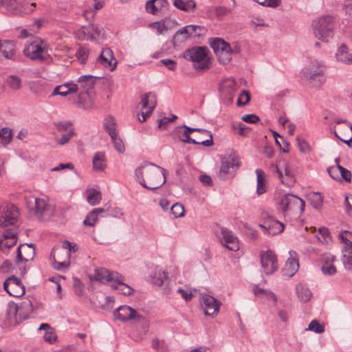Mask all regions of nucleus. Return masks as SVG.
Instances as JSON below:
<instances>
[{
	"label": "nucleus",
	"instance_id": "ddd939ff",
	"mask_svg": "<svg viewBox=\"0 0 352 352\" xmlns=\"http://www.w3.org/2000/svg\"><path fill=\"white\" fill-rule=\"evenodd\" d=\"M18 239V232L16 230L6 229L0 236V250L8 254L9 250L14 246Z\"/></svg>",
	"mask_w": 352,
	"mask_h": 352
},
{
	"label": "nucleus",
	"instance_id": "f03ea898",
	"mask_svg": "<svg viewBox=\"0 0 352 352\" xmlns=\"http://www.w3.org/2000/svg\"><path fill=\"white\" fill-rule=\"evenodd\" d=\"M32 303L30 300L25 301L18 305L11 302L8 305L4 324L6 327H15L28 317L32 311Z\"/></svg>",
	"mask_w": 352,
	"mask_h": 352
},
{
	"label": "nucleus",
	"instance_id": "7c9ffc66",
	"mask_svg": "<svg viewBox=\"0 0 352 352\" xmlns=\"http://www.w3.org/2000/svg\"><path fill=\"white\" fill-rule=\"evenodd\" d=\"M96 80V77L92 75H85L78 78V82L79 87L82 89V91L87 93L94 88Z\"/></svg>",
	"mask_w": 352,
	"mask_h": 352
},
{
	"label": "nucleus",
	"instance_id": "bf43d9fd",
	"mask_svg": "<svg viewBox=\"0 0 352 352\" xmlns=\"http://www.w3.org/2000/svg\"><path fill=\"white\" fill-rule=\"evenodd\" d=\"M342 166L340 164H337L336 166H332L327 168V171L331 178L334 180L340 181V173L341 171Z\"/></svg>",
	"mask_w": 352,
	"mask_h": 352
},
{
	"label": "nucleus",
	"instance_id": "3c124183",
	"mask_svg": "<svg viewBox=\"0 0 352 352\" xmlns=\"http://www.w3.org/2000/svg\"><path fill=\"white\" fill-rule=\"evenodd\" d=\"M189 38L188 30L183 27L175 34L173 36V43L184 42Z\"/></svg>",
	"mask_w": 352,
	"mask_h": 352
},
{
	"label": "nucleus",
	"instance_id": "ea45409f",
	"mask_svg": "<svg viewBox=\"0 0 352 352\" xmlns=\"http://www.w3.org/2000/svg\"><path fill=\"white\" fill-rule=\"evenodd\" d=\"M6 83L12 90L17 91L22 86V80L16 75H10L6 78Z\"/></svg>",
	"mask_w": 352,
	"mask_h": 352
},
{
	"label": "nucleus",
	"instance_id": "e2e57ef3",
	"mask_svg": "<svg viewBox=\"0 0 352 352\" xmlns=\"http://www.w3.org/2000/svg\"><path fill=\"white\" fill-rule=\"evenodd\" d=\"M250 100V96L248 91L243 90L240 94L239 98L237 100V105L238 106H245L247 104Z\"/></svg>",
	"mask_w": 352,
	"mask_h": 352
},
{
	"label": "nucleus",
	"instance_id": "37998d69",
	"mask_svg": "<svg viewBox=\"0 0 352 352\" xmlns=\"http://www.w3.org/2000/svg\"><path fill=\"white\" fill-rule=\"evenodd\" d=\"M56 252H59L58 250H55L54 248H53L50 254V256L52 257L53 260L55 262L56 265H54V268L59 271H63L65 269L68 268L70 263V258L65 256V260L62 261H56L55 258V254Z\"/></svg>",
	"mask_w": 352,
	"mask_h": 352
},
{
	"label": "nucleus",
	"instance_id": "c9c22d12",
	"mask_svg": "<svg viewBox=\"0 0 352 352\" xmlns=\"http://www.w3.org/2000/svg\"><path fill=\"white\" fill-rule=\"evenodd\" d=\"M182 127L184 129H187V131H189V133L197 131L201 134L206 135V136H208L209 138V139L206 140H203V141H200V142L198 141V143H199L198 144H201L204 146H210L213 145L214 143H213V140H212V135L210 131L204 129L190 127L186 125H184Z\"/></svg>",
	"mask_w": 352,
	"mask_h": 352
},
{
	"label": "nucleus",
	"instance_id": "de8ad7c7",
	"mask_svg": "<svg viewBox=\"0 0 352 352\" xmlns=\"http://www.w3.org/2000/svg\"><path fill=\"white\" fill-rule=\"evenodd\" d=\"M89 54V50L85 45H80L76 52V56L82 65L86 63Z\"/></svg>",
	"mask_w": 352,
	"mask_h": 352
},
{
	"label": "nucleus",
	"instance_id": "4c0bfd02",
	"mask_svg": "<svg viewBox=\"0 0 352 352\" xmlns=\"http://www.w3.org/2000/svg\"><path fill=\"white\" fill-rule=\"evenodd\" d=\"M296 289L298 298L302 301L307 302L311 299L312 293L305 285L299 283L296 285Z\"/></svg>",
	"mask_w": 352,
	"mask_h": 352
},
{
	"label": "nucleus",
	"instance_id": "473e14b6",
	"mask_svg": "<svg viewBox=\"0 0 352 352\" xmlns=\"http://www.w3.org/2000/svg\"><path fill=\"white\" fill-rule=\"evenodd\" d=\"M337 60L347 65L352 64V54L349 52V50L345 45L339 47L336 54Z\"/></svg>",
	"mask_w": 352,
	"mask_h": 352
},
{
	"label": "nucleus",
	"instance_id": "13d9d810",
	"mask_svg": "<svg viewBox=\"0 0 352 352\" xmlns=\"http://www.w3.org/2000/svg\"><path fill=\"white\" fill-rule=\"evenodd\" d=\"M75 135L74 129H69V131L64 133L60 138H57L56 142L59 145H65L69 142L71 138Z\"/></svg>",
	"mask_w": 352,
	"mask_h": 352
},
{
	"label": "nucleus",
	"instance_id": "39448f33",
	"mask_svg": "<svg viewBox=\"0 0 352 352\" xmlns=\"http://www.w3.org/2000/svg\"><path fill=\"white\" fill-rule=\"evenodd\" d=\"M312 27L315 36L320 41L328 42L333 38L334 17L325 15L313 21Z\"/></svg>",
	"mask_w": 352,
	"mask_h": 352
},
{
	"label": "nucleus",
	"instance_id": "cd10ccee",
	"mask_svg": "<svg viewBox=\"0 0 352 352\" xmlns=\"http://www.w3.org/2000/svg\"><path fill=\"white\" fill-rule=\"evenodd\" d=\"M151 282L157 287H163L168 282L167 273L161 269L156 268L150 275Z\"/></svg>",
	"mask_w": 352,
	"mask_h": 352
},
{
	"label": "nucleus",
	"instance_id": "412c9836",
	"mask_svg": "<svg viewBox=\"0 0 352 352\" xmlns=\"http://www.w3.org/2000/svg\"><path fill=\"white\" fill-rule=\"evenodd\" d=\"M335 260V256L330 253L326 252L321 254V270L324 274L331 276L336 273L337 270L336 266L333 265Z\"/></svg>",
	"mask_w": 352,
	"mask_h": 352
},
{
	"label": "nucleus",
	"instance_id": "6e6d98bb",
	"mask_svg": "<svg viewBox=\"0 0 352 352\" xmlns=\"http://www.w3.org/2000/svg\"><path fill=\"white\" fill-rule=\"evenodd\" d=\"M111 140L113 144L114 148L119 153H123L125 151V147L122 139L118 135V133L116 134V135H113V138H111Z\"/></svg>",
	"mask_w": 352,
	"mask_h": 352
},
{
	"label": "nucleus",
	"instance_id": "864d4df0",
	"mask_svg": "<svg viewBox=\"0 0 352 352\" xmlns=\"http://www.w3.org/2000/svg\"><path fill=\"white\" fill-rule=\"evenodd\" d=\"M253 292L256 296L263 295L268 298H271L274 302H276L275 294L270 290L259 288L257 285L254 286Z\"/></svg>",
	"mask_w": 352,
	"mask_h": 352
},
{
	"label": "nucleus",
	"instance_id": "f8f14e48",
	"mask_svg": "<svg viewBox=\"0 0 352 352\" xmlns=\"http://www.w3.org/2000/svg\"><path fill=\"white\" fill-rule=\"evenodd\" d=\"M3 289L10 296L16 298L25 294V286L15 276H12L4 281Z\"/></svg>",
	"mask_w": 352,
	"mask_h": 352
},
{
	"label": "nucleus",
	"instance_id": "b1692460",
	"mask_svg": "<svg viewBox=\"0 0 352 352\" xmlns=\"http://www.w3.org/2000/svg\"><path fill=\"white\" fill-rule=\"evenodd\" d=\"M290 257L287 260L282 272L283 275L287 277H292L298 271L299 265L298 261L294 256H296L295 252H289Z\"/></svg>",
	"mask_w": 352,
	"mask_h": 352
},
{
	"label": "nucleus",
	"instance_id": "a18cd8bd",
	"mask_svg": "<svg viewBox=\"0 0 352 352\" xmlns=\"http://www.w3.org/2000/svg\"><path fill=\"white\" fill-rule=\"evenodd\" d=\"M78 250V247L76 243H71L70 241L65 240L62 243V249L58 250L59 252H64L65 256L67 258L71 257V253L75 252Z\"/></svg>",
	"mask_w": 352,
	"mask_h": 352
},
{
	"label": "nucleus",
	"instance_id": "e433bc0d",
	"mask_svg": "<svg viewBox=\"0 0 352 352\" xmlns=\"http://www.w3.org/2000/svg\"><path fill=\"white\" fill-rule=\"evenodd\" d=\"M103 126L111 138H113V135L118 133L116 129V120L112 116H108L104 119Z\"/></svg>",
	"mask_w": 352,
	"mask_h": 352
},
{
	"label": "nucleus",
	"instance_id": "49530a36",
	"mask_svg": "<svg viewBox=\"0 0 352 352\" xmlns=\"http://www.w3.org/2000/svg\"><path fill=\"white\" fill-rule=\"evenodd\" d=\"M210 45L217 54L230 45L221 38H215L210 41Z\"/></svg>",
	"mask_w": 352,
	"mask_h": 352
},
{
	"label": "nucleus",
	"instance_id": "f3484780",
	"mask_svg": "<svg viewBox=\"0 0 352 352\" xmlns=\"http://www.w3.org/2000/svg\"><path fill=\"white\" fill-rule=\"evenodd\" d=\"M26 205L30 210H33L38 218H41L48 210L49 206L43 199L30 197L26 199Z\"/></svg>",
	"mask_w": 352,
	"mask_h": 352
},
{
	"label": "nucleus",
	"instance_id": "a19ab883",
	"mask_svg": "<svg viewBox=\"0 0 352 352\" xmlns=\"http://www.w3.org/2000/svg\"><path fill=\"white\" fill-rule=\"evenodd\" d=\"M173 5L179 10L183 11H190L195 8V2L193 0H174Z\"/></svg>",
	"mask_w": 352,
	"mask_h": 352
},
{
	"label": "nucleus",
	"instance_id": "bb28decb",
	"mask_svg": "<svg viewBox=\"0 0 352 352\" xmlns=\"http://www.w3.org/2000/svg\"><path fill=\"white\" fill-rule=\"evenodd\" d=\"M168 6V3L166 0H149L146 3V10L148 13L157 15Z\"/></svg>",
	"mask_w": 352,
	"mask_h": 352
},
{
	"label": "nucleus",
	"instance_id": "20e7f679",
	"mask_svg": "<svg viewBox=\"0 0 352 352\" xmlns=\"http://www.w3.org/2000/svg\"><path fill=\"white\" fill-rule=\"evenodd\" d=\"M208 49L206 47L196 46L186 50L183 57L193 63V67L198 71H205L212 67L208 57Z\"/></svg>",
	"mask_w": 352,
	"mask_h": 352
},
{
	"label": "nucleus",
	"instance_id": "f704fd0d",
	"mask_svg": "<svg viewBox=\"0 0 352 352\" xmlns=\"http://www.w3.org/2000/svg\"><path fill=\"white\" fill-rule=\"evenodd\" d=\"M94 170L103 171L107 168L106 156L104 152H97L93 157Z\"/></svg>",
	"mask_w": 352,
	"mask_h": 352
},
{
	"label": "nucleus",
	"instance_id": "4be33fe9",
	"mask_svg": "<svg viewBox=\"0 0 352 352\" xmlns=\"http://www.w3.org/2000/svg\"><path fill=\"white\" fill-rule=\"evenodd\" d=\"M35 255V249L33 244H23L19 245L16 249V261H29L33 259Z\"/></svg>",
	"mask_w": 352,
	"mask_h": 352
},
{
	"label": "nucleus",
	"instance_id": "1a4fd4ad",
	"mask_svg": "<svg viewBox=\"0 0 352 352\" xmlns=\"http://www.w3.org/2000/svg\"><path fill=\"white\" fill-rule=\"evenodd\" d=\"M18 211L14 206H11L0 214V226L5 230L17 227Z\"/></svg>",
	"mask_w": 352,
	"mask_h": 352
},
{
	"label": "nucleus",
	"instance_id": "680f3d73",
	"mask_svg": "<svg viewBox=\"0 0 352 352\" xmlns=\"http://www.w3.org/2000/svg\"><path fill=\"white\" fill-rule=\"evenodd\" d=\"M56 130L58 132H68L72 128V123L69 121H62L54 123Z\"/></svg>",
	"mask_w": 352,
	"mask_h": 352
},
{
	"label": "nucleus",
	"instance_id": "4d7b16f0",
	"mask_svg": "<svg viewBox=\"0 0 352 352\" xmlns=\"http://www.w3.org/2000/svg\"><path fill=\"white\" fill-rule=\"evenodd\" d=\"M340 239L349 250H352V232L344 231L339 234Z\"/></svg>",
	"mask_w": 352,
	"mask_h": 352
},
{
	"label": "nucleus",
	"instance_id": "6ab92c4d",
	"mask_svg": "<svg viewBox=\"0 0 352 352\" xmlns=\"http://www.w3.org/2000/svg\"><path fill=\"white\" fill-rule=\"evenodd\" d=\"M97 63L113 71L116 67L117 60L113 56V51L110 48L106 47L102 50L98 58Z\"/></svg>",
	"mask_w": 352,
	"mask_h": 352
},
{
	"label": "nucleus",
	"instance_id": "69168bd1",
	"mask_svg": "<svg viewBox=\"0 0 352 352\" xmlns=\"http://www.w3.org/2000/svg\"><path fill=\"white\" fill-rule=\"evenodd\" d=\"M308 330L312 331L317 333H321L324 331V326L321 325L318 321L312 320L308 327Z\"/></svg>",
	"mask_w": 352,
	"mask_h": 352
},
{
	"label": "nucleus",
	"instance_id": "6e6552de",
	"mask_svg": "<svg viewBox=\"0 0 352 352\" xmlns=\"http://www.w3.org/2000/svg\"><path fill=\"white\" fill-rule=\"evenodd\" d=\"M261 264L264 272L269 275L276 272L278 268V262L274 252L270 250L260 252Z\"/></svg>",
	"mask_w": 352,
	"mask_h": 352
},
{
	"label": "nucleus",
	"instance_id": "393cba45",
	"mask_svg": "<svg viewBox=\"0 0 352 352\" xmlns=\"http://www.w3.org/2000/svg\"><path fill=\"white\" fill-rule=\"evenodd\" d=\"M271 168L273 170L276 171L278 178L280 179L282 183L287 186H292L295 182V177L288 166L285 168V174L280 170L277 165L272 164Z\"/></svg>",
	"mask_w": 352,
	"mask_h": 352
},
{
	"label": "nucleus",
	"instance_id": "0e129e2a",
	"mask_svg": "<svg viewBox=\"0 0 352 352\" xmlns=\"http://www.w3.org/2000/svg\"><path fill=\"white\" fill-rule=\"evenodd\" d=\"M68 85L67 84L56 86L53 92L52 96L60 95L61 96H66L69 94Z\"/></svg>",
	"mask_w": 352,
	"mask_h": 352
},
{
	"label": "nucleus",
	"instance_id": "72a5a7b5",
	"mask_svg": "<svg viewBox=\"0 0 352 352\" xmlns=\"http://www.w3.org/2000/svg\"><path fill=\"white\" fill-rule=\"evenodd\" d=\"M78 38L80 40H90L93 41L97 36H99L100 34V30L99 28H96L95 30V33H92L90 30L89 26H82L78 32Z\"/></svg>",
	"mask_w": 352,
	"mask_h": 352
},
{
	"label": "nucleus",
	"instance_id": "5701e85b",
	"mask_svg": "<svg viewBox=\"0 0 352 352\" xmlns=\"http://www.w3.org/2000/svg\"><path fill=\"white\" fill-rule=\"evenodd\" d=\"M116 274H119L117 272H110L105 268H97L95 270L93 276H90L91 280H96L100 283H104L111 282L113 283L116 280Z\"/></svg>",
	"mask_w": 352,
	"mask_h": 352
},
{
	"label": "nucleus",
	"instance_id": "aec40b11",
	"mask_svg": "<svg viewBox=\"0 0 352 352\" xmlns=\"http://www.w3.org/2000/svg\"><path fill=\"white\" fill-rule=\"evenodd\" d=\"M221 233L222 235L221 242L225 247L232 251H236L239 249L238 239L231 230L222 228Z\"/></svg>",
	"mask_w": 352,
	"mask_h": 352
},
{
	"label": "nucleus",
	"instance_id": "dca6fc26",
	"mask_svg": "<svg viewBox=\"0 0 352 352\" xmlns=\"http://www.w3.org/2000/svg\"><path fill=\"white\" fill-rule=\"evenodd\" d=\"M221 302L213 296L204 294L202 296L201 305L206 316L214 317L219 311Z\"/></svg>",
	"mask_w": 352,
	"mask_h": 352
},
{
	"label": "nucleus",
	"instance_id": "c03bdc74",
	"mask_svg": "<svg viewBox=\"0 0 352 352\" xmlns=\"http://www.w3.org/2000/svg\"><path fill=\"white\" fill-rule=\"evenodd\" d=\"M310 204L316 209H320L322 206V197L319 192H311L307 196Z\"/></svg>",
	"mask_w": 352,
	"mask_h": 352
},
{
	"label": "nucleus",
	"instance_id": "423d86ee",
	"mask_svg": "<svg viewBox=\"0 0 352 352\" xmlns=\"http://www.w3.org/2000/svg\"><path fill=\"white\" fill-rule=\"evenodd\" d=\"M48 50L47 43L43 40L36 38L25 46L23 54L31 60L45 61L50 57Z\"/></svg>",
	"mask_w": 352,
	"mask_h": 352
},
{
	"label": "nucleus",
	"instance_id": "58836bf2",
	"mask_svg": "<svg viewBox=\"0 0 352 352\" xmlns=\"http://www.w3.org/2000/svg\"><path fill=\"white\" fill-rule=\"evenodd\" d=\"M255 173L257 176V188L256 192L258 195H261L266 192V185H265V173L260 170L256 169Z\"/></svg>",
	"mask_w": 352,
	"mask_h": 352
},
{
	"label": "nucleus",
	"instance_id": "4468645a",
	"mask_svg": "<svg viewBox=\"0 0 352 352\" xmlns=\"http://www.w3.org/2000/svg\"><path fill=\"white\" fill-rule=\"evenodd\" d=\"M142 109H146V111L142 112V119L139 118L141 122L146 121V120L151 116L154 109L157 104L156 94L153 92H148L143 94L141 97Z\"/></svg>",
	"mask_w": 352,
	"mask_h": 352
},
{
	"label": "nucleus",
	"instance_id": "7ed1b4c3",
	"mask_svg": "<svg viewBox=\"0 0 352 352\" xmlns=\"http://www.w3.org/2000/svg\"><path fill=\"white\" fill-rule=\"evenodd\" d=\"M325 66L318 60H313L301 72L302 80L312 87H320L325 80Z\"/></svg>",
	"mask_w": 352,
	"mask_h": 352
},
{
	"label": "nucleus",
	"instance_id": "9b49d317",
	"mask_svg": "<svg viewBox=\"0 0 352 352\" xmlns=\"http://www.w3.org/2000/svg\"><path fill=\"white\" fill-rule=\"evenodd\" d=\"M113 316L116 319L122 322L130 320H144V318L138 314L135 309L126 305H122L115 310L113 312Z\"/></svg>",
	"mask_w": 352,
	"mask_h": 352
},
{
	"label": "nucleus",
	"instance_id": "338daca9",
	"mask_svg": "<svg viewBox=\"0 0 352 352\" xmlns=\"http://www.w3.org/2000/svg\"><path fill=\"white\" fill-rule=\"evenodd\" d=\"M343 255L342 262L346 270L352 271V250Z\"/></svg>",
	"mask_w": 352,
	"mask_h": 352
},
{
	"label": "nucleus",
	"instance_id": "a878e982",
	"mask_svg": "<svg viewBox=\"0 0 352 352\" xmlns=\"http://www.w3.org/2000/svg\"><path fill=\"white\" fill-rule=\"evenodd\" d=\"M116 280L111 283V286L113 289L118 290L120 294L125 296H129L133 294V289L124 281L125 278L121 274H116Z\"/></svg>",
	"mask_w": 352,
	"mask_h": 352
},
{
	"label": "nucleus",
	"instance_id": "a211bd4d",
	"mask_svg": "<svg viewBox=\"0 0 352 352\" xmlns=\"http://www.w3.org/2000/svg\"><path fill=\"white\" fill-rule=\"evenodd\" d=\"M265 234L270 236H274L282 232L284 230V224L280 221L268 217L263 219V223L259 224Z\"/></svg>",
	"mask_w": 352,
	"mask_h": 352
},
{
	"label": "nucleus",
	"instance_id": "0eeeda50",
	"mask_svg": "<svg viewBox=\"0 0 352 352\" xmlns=\"http://www.w3.org/2000/svg\"><path fill=\"white\" fill-rule=\"evenodd\" d=\"M305 201L292 194H286L279 202V209L285 216L288 213H302L305 210Z\"/></svg>",
	"mask_w": 352,
	"mask_h": 352
},
{
	"label": "nucleus",
	"instance_id": "5fc2aeb1",
	"mask_svg": "<svg viewBox=\"0 0 352 352\" xmlns=\"http://www.w3.org/2000/svg\"><path fill=\"white\" fill-rule=\"evenodd\" d=\"M1 143L6 145L12 140V131L8 127H4L0 130Z\"/></svg>",
	"mask_w": 352,
	"mask_h": 352
},
{
	"label": "nucleus",
	"instance_id": "09e8293b",
	"mask_svg": "<svg viewBox=\"0 0 352 352\" xmlns=\"http://www.w3.org/2000/svg\"><path fill=\"white\" fill-rule=\"evenodd\" d=\"M101 198L102 197L100 191L95 189H91L89 190V194L87 197V199L90 205L96 206L98 204L101 200Z\"/></svg>",
	"mask_w": 352,
	"mask_h": 352
},
{
	"label": "nucleus",
	"instance_id": "8fccbe9b",
	"mask_svg": "<svg viewBox=\"0 0 352 352\" xmlns=\"http://www.w3.org/2000/svg\"><path fill=\"white\" fill-rule=\"evenodd\" d=\"M317 237L324 244H329L331 241L329 230L326 227H321L318 229Z\"/></svg>",
	"mask_w": 352,
	"mask_h": 352
},
{
	"label": "nucleus",
	"instance_id": "c85d7f7f",
	"mask_svg": "<svg viewBox=\"0 0 352 352\" xmlns=\"http://www.w3.org/2000/svg\"><path fill=\"white\" fill-rule=\"evenodd\" d=\"M14 52L15 45L13 41H2L0 47V56H3L6 59H14Z\"/></svg>",
	"mask_w": 352,
	"mask_h": 352
},
{
	"label": "nucleus",
	"instance_id": "f257e3e1",
	"mask_svg": "<svg viewBox=\"0 0 352 352\" xmlns=\"http://www.w3.org/2000/svg\"><path fill=\"white\" fill-rule=\"evenodd\" d=\"M166 170L153 163H144L135 170L140 184L151 190L162 187L166 182Z\"/></svg>",
	"mask_w": 352,
	"mask_h": 352
},
{
	"label": "nucleus",
	"instance_id": "774afa93",
	"mask_svg": "<svg viewBox=\"0 0 352 352\" xmlns=\"http://www.w3.org/2000/svg\"><path fill=\"white\" fill-rule=\"evenodd\" d=\"M98 220V217L96 216V214L93 212V210H91V212H89L85 219L83 221V223L85 225V226H94V223L95 222Z\"/></svg>",
	"mask_w": 352,
	"mask_h": 352
},
{
	"label": "nucleus",
	"instance_id": "2f4dec72",
	"mask_svg": "<svg viewBox=\"0 0 352 352\" xmlns=\"http://www.w3.org/2000/svg\"><path fill=\"white\" fill-rule=\"evenodd\" d=\"M174 23V21L169 19H164L160 21L151 23L149 27L156 29L157 34H163L172 27Z\"/></svg>",
	"mask_w": 352,
	"mask_h": 352
},
{
	"label": "nucleus",
	"instance_id": "79ce46f5",
	"mask_svg": "<svg viewBox=\"0 0 352 352\" xmlns=\"http://www.w3.org/2000/svg\"><path fill=\"white\" fill-rule=\"evenodd\" d=\"M232 50L230 45L217 54L219 61L222 64H228L232 60Z\"/></svg>",
	"mask_w": 352,
	"mask_h": 352
},
{
	"label": "nucleus",
	"instance_id": "c756f323",
	"mask_svg": "<svg viewBox=\"0 0 352 352\" xmlns=\"http://www.w3.org/2000/svg\"><path fill=\"white\" fill-rule=\"evenodd\" d=\"M236 82L232 78L223 80L219 86V89L226 96L231 97L236 91Z\"/></svg>",
	"mask_w": 352,
	"mask_h": 352
},
{
	"label": "nucleus",
	"instance_id": "2eb2a0df",
	"mask_svg": "<svg viewBox=\"0 0 352 352\" xmlns=\"http://www.w3.org/2000/svg\"><path fill=\"white\" fill-rule=\"evenodd\" d=\"M1 5L5 7L10 12L17 14L21 13H30L34 11L35 3L20 4L17 0H1Z\"/></svg>",
	"mask_w": 352,
	"mask_h": 352
},
{
	"label": "nucleus",
	"instance_id": "052dcab7",
	"mask_svg": "<svg viewBox=\"0 0 352 352\" xmlns=\"http://www.w3.org/2000/svg\"><path fill=\"white\" fill-rule=\"evenodd\" d=\"M170 212L175 218L182 217L184 215V206L179 203H176L171 206Z\"/></svg>",
	"mask_w": 352,
	"mask_h": 352
},
{
	"label": "nucleus",
	"instance_id": "603ef678",
	"mask_svg": "<svg viewBox=\"0 0 352 352\" xmlns=\"http://www.w3.org/2000/svg\"><path fill=\"white\" fill-rule=\"evenodd\" d=\"M178 137L179 139L184 143H190L193 144H199L198 141L190 137V133L189 131H187V129H184V130L179 129L178 131Z\"/></svg>",
	"mask_w": 352,
	"mask_h": 352
},
{
	"label": "nucleus",
	"instance_id": "9d476101",
	"mask_svg": "<svg viewBox=\"0 0 352 352\" xmlns=\"http://www.w3.org/2000/svg\"><path fill=\"white\" fill-rule=\"evenodd\" d=\"M240 165L239 157L235 153H230L221 161L219 173V177L225 179L227 174L237 170Z\"/></svg>",
	"mask_w": 352,
	"mask_h": 352
}]
</instances>
